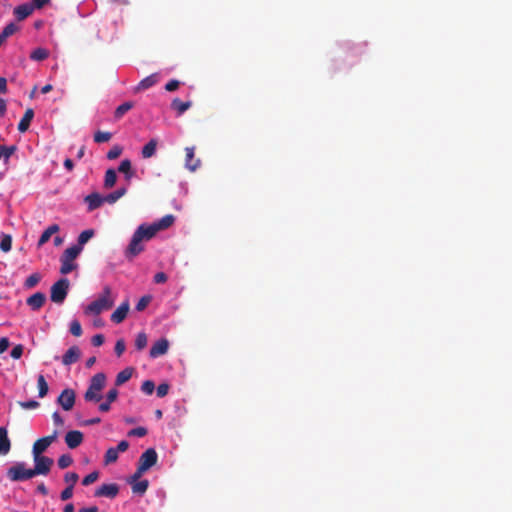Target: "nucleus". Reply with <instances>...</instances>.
I'll list each match as a JSON object with an SVG mask.
<instances>
[{
  "label": "nucleus",
  "instance_id": "obj_1",
  "mask_svg": "<svg viewBox=\"0 0 512 512\" xmlns=\"http://www.w3.org/2000/svg\"><path fill=\"white\" fill-rule=\"evenodd\" d=\"M174 221L175 217L172 214H168L151 225H140L134 232L129 245L126 248L125 256L130 260L133 259L144 250L142 241L152 239L158 231L169 228Z\"/></svg>",
  "mask_w": 512,
  "mask_h": 512
},
{
  "label": "nucleus",
  "instance_id": "obj_2",
  "mask_svg": "<svg viewBox=\"0 0 512 512\" xmlns=\"http://www.w3.org/2000/svg\"><path fill=\"white\" fill-rule=\"evenodd\" d=\"M113 305L114 298L112 297V290L109 286H105L99 297L85 308V314L99 315L101 312L112 308Z\"/></svg>",
  "mask_w": 512,
  "mask_h": 512
},
{
  "label": "nucleus",
  "instance_id": "obj_3",
  "mask_svg": "<svg viewBox=\"0 0 512 512\" xmlns=\"http://www.w3.org/2000/svg\"><path fill=\"white\" fill-rule=\"evenodd\" d=\"M106 384V375L102 372L95 374L89 383L88 389L84 394V399L87 402H99L102 396V390Z\"/></svg>",
  "mask_w": 512,
  "mask_h": 512
},
{
  "label": "nucleus",
  "instance_id": "obj_4",
  "mask_svg": "<svg viewBox=\"0 0 512 512\" xmlns=\"http://www.w3.org/2000/svg\"><path fill=\"white\" fill-rule=\"evenodd\" d=\"M7 477L12 482L26 481L33 478L30 468L24 462H17L7 470Z\"/></svg>",
  "mask_w": 512,
  "mask_h": 512
},
{
  "label": "nucleus",
  "instance_id": "obj_5",
  "mask_svg": "<svg viewBox=\"0 0 512 512\" xmlns=\"http://www.w3.org/2000/svg\"><path fill=\"white\" fill-rule=\"evenodd\" d=\"M70 282L67 278H61L55 282L50 290L51 301L56 304H62L67 297Z\"/></svg>",
  "mask_w": 512,
  "mask_h": 512
},
{
  "label": "nucleus",
  "instance_id": "obj_6",
  "mask_svg": "<svg viewBox=\"0 0 512 512\" xmlns=\"http://www.w3.org/2000/svg\"><path fill=\"white\" fill-rule=\"evenodd\" d=\"M33 460H34V467L33 468H30L31 469V472L33 474V477L37 476V475H47L53 464H54V460L50 457H47V456H44V455H39V456H33Z\"/></svg>",
  "mask_w": 512,
  "mask_h": 512
},
{
  "label": "nucleus",
  "instance_id": "obj_7",
  "mask_svg": "<svg viewBox=\"0 0 512 512\" xmlns=\"http://www.w3.org/2000/svg\"><path fill=\"white\" fill-rule=\"evenodd\" d=\"M158 460L157 452L154 448H149L139 458L138 474H143L153 467Z\"/></svg>",
  "mask_w": 512,
  "mask_h": 512
},
{
  "label": "nucleus",
  "instance_id": "obj_8",
  "mask_svg": "<svg viewBox=\"0 0 512 512\" xmlns=\"http://www.w3.org/2000/svg\"><path fill=\"white\" fill-rule=\"evenodd\" d=\"M58 434V431L54 430L51 435L36 440L32 447L33 456L37 457L42 455V453L45 452L46 449L57 439Z\"/></svg>",
  "mask_w": 512,
  "mask_h": 512
},
{
  "label": "nucleus",
  "instance_id": "obj_9",
  "mask_svg": "<svg viewBox=\"0 0 512 512\" xmlns=\"http://www.w3.org/2000/svg\"><path fill=\"white\" fill-rule=\"evenodd\" d=\"M75 398L76 395L74 390L66 388L58 396L57 402L65 411H69L73 408L75 404Z\"/></svg>",
  "mask_w": 512,
  "mask_h": 512
},
{
  "label": "nucleus",
  "instance_id": "obj_10",
  "mask_svg": "<svg viewBox=\"0 0 512 512\" xmlns=\"http://www.w3.org/2000/svg\"><path fill=\"white\" fill-rule=\"evenodd\" d=\"M119 493V486L116 483L102 484L96 491V497L115 498Z\"/></svg>",
  "mask_w": 512,
  "mask_h": 512
},
{
  "label": "nucleus",
  "instance_id": "obj_11",
  "mask_svg": "<svg viewBox=\"0 0 512 512\" xmlns=\"http://www.w3.org/2000/svg\"><path fill=\"white\" fill-rule=\"evenodd\" d=\"M169 342L166 338H161L156 341L150 348L149 355L151 358H157L167 353Z\"/></svg>",
  "mask_w": 512,
  "mask_h": 512
},
{
  "label": "nucleus",
  "instance_id": "obj_12",
  "mask_svg": "<svg viewBox=\"0 0 512 512\" xmlns=\"http://www.w3.org/2000/svg\"><path fill=\"white\" fill-rule=\"evenodd\" d=\"M83 442V433L78 430H72L66 433L65 443L70 449H75Z\"/></svg>",
  "mask_w": 512,
  "mask_h": 512
},
{
  "label": "nucleus",
  "instance_id": "obj_13",
  "mask_svg": "<svg viewBox=\"0 0 512 512\" xmlns=\"http://www.w3.org/2000/svg\"><path fill=\"white\" fill-rule=\"evenodd\" d=\"M130 308V304L128 300H125L123 303L119 305V307L111 314V321L119 324L125 320L127 317L128 311Z\"/></svg>",
  "mask_w": 512,
  "mask_h": 512
},
{
  "label": "nucleus",
  "instance_id": "obj_14",
  "mask_svg": "<svg viewBox=\"0 0 512 512\" xmlns=\"http://www.w3.org/2000/svg\"><path fill=\"white\" fill-rule=\"evenodd\" d=\"M185 166L190 171H195L200 166V159L195 158V148H185Z\"/></svg>",
  "mask_w": 512,
  "mask_h": 512
},
{
  "label": "nucleus",
  "instance_id": "obj_15",
  "mask_svg": "<svg viewBox=\"0 0 512 512\" xmlns=\"http://www.w3.org/2000/svg\"><path fill=\"white\" fill-rule=\"evenodd\" d=\"M84 202L88 205V211H94L99 208L105 201V197L101 196L99 193L94 192L87 195L84 198Z\"/></svg>",
  "mask_w": 512,
  "mask_h": 512
},
{
  "label": "nucleus",
  "instance_id": "obj_16",
  "mask_svg": "<svg viewBox=\"0 0 512 512\" xmlns=\"http://www.w3.org/2000/svg\"><path fill=\"white\" fill-rule=\"evenodd\" d=\"M81 356V351L77 346L70 347L66 353L62 356V363L65 366H69L76 363Z\"/></svg>",
  "mask_w": 512,
  "mask_h": 512
},
{
  "label": "nucleus",
  "instance_id": "obj_17",
  "mask_svg": "<svg viewBox=\"0 0 512 512\" xmlns=\"http://www.w3.org/2000/svg\"><path fill=\"white\" fill-rule=\"evenodd\" d=\"M46 296L42 292H36L31 295L27 299V305L31 307L32 310H39L45 303Z\"/></svg>",
  "mask_w": 512,
  "mask_h": 512
},
{
  "label": "nucleus",
  "instance_id": "obj_18",
  "mask_svg": "<svg viewBox=\"0 0 512 512\" xmlns=\"http://www.w3.org/2000/svg\"><path fill=\"white\" fill-rule=\"evenodd\" d=\"M11 450V441L6 427H0V454L7 455Z\"/></svg>",
  "mask_w": 512,
  "mask_h": 512
},
{
  "label": "nucleus",
  "instance_id": "obj_19",
  "mask_svg": "<svg viewBox=\"0 0 512 512\" xmlns=\"http://www.w3.org/2000/svg\"><path fill=\"white\" fill-rule=\"evenodd\" d=\"M33 117H34L33 109L32 108L26 109L23 117L21 118L20 122L18 123L17 129L20 133H25L29 129L31 121L33 120Z\"/></svg>",
  "mask_w": 512,
  "mask_h": 512
},
{
  "label": "nucleus",
  "instance_id": "obj_20",
  "mask_svg": "<svg viewBox=\"0 0 512 512\" xmlns=\"http://www.w3.org/2000/svg\"><path fill=\"white\" fill-rule=\"evenodd\" d=\"M34 7L32 4H22L14 9V15L17 20L22 21L32 14Z\"/></svg>",
  "mask_w": 512,
  "mask_h": 512
},
{
  "label": "nucleus",
  "instance_id": "obj_21",
  "mask_svg": "<svg viewBox=\"0 0 512 512\" xmlns=\"http://www.w3.org/2000/svg\"><path fill=\"white\" fill-rule=\"evenodd\" d=\"M158 146V140L153 138L145 144L141 150V155L144 159L151 158L155 155Z\"/></svg>",
  "mask_w": 512,
  "mask_h": 512
},
{
  "label": "nucleus",
  "instance_id": "obj_22",
  "mask_svg": "<svg viewBox=\"0 0 512 512\" xmlns=\"http://www.w3.org/2000/svg\"><path fill=\"white\" fill-rule=\"evenodd\" d=\"M60 230L59 225L53 224L50 225L48 228H46L43 233L41 234L39 240H38V247L43 246L45 243L49 241L51 236L55 233H57Z\"/></svg>",
  "mask_w": 512,
  "mask_h": 512
},
{
  "label": "nucleus",
  "instance_id": "obj_23",
  "mask_svg": "<svg viewBox=\"0 0 512 512\" xmlns=\"http://www.w3.org/2000/svg\"><path fill=\"white\" fill-rule=\"evenodd\" d=\"M191 106H192L191 101L183 102L179 98H175L171 102V108L177 112L178 116H180L184 112H186Z\"/></svg>",
  "mask_w": 512,
  "mask_h": 512
},
{
  "label": "nucleus",
  "instance_id": "obj_24",
  "mask_svg": "<svg viewBox=\"0 0 512 512\" xmlns=\"http://www.w3.org/2000/svg\"><path fill=\"white\" fill-rule=\"evenodd\" d=\"M133 372L134 369L132 367H127L124 370L120 371L116 376L115 385L121 386L127 381H129L130 378L132 377Z\"/></svg>",
  "mask_w": 512,
  "mask_h": 512
},
{
  "label": "nucleus",
  "instance_id": "obj_25",
  "mask_svg": "<svg viewBox=\"0 0 512 512\" xmlns=\"http://www.w3.org/2000/svg\"><path fill=\"white\" fill-rule=\"evenodd\" d=\"M157 81H158L157 74H151L139 82L136 90L137 91L146 90V89L154 86L157 83Z\"/></svg>",
  "mask_w": 512,
  "mask_h": 512
},
{
  "label": "nucleus",
  "instance_id": "obj_26",
  "mask_svg": "<svg viewBox=\"0 0 512 512\" xmlns=\"http://www.w3.org/2000/svg\"><path fill=\"white\" fill-rule=\"evenodd\" d=\"M18 29L19 27L13 22L7 24L0 32V42L3 44L6 39L16 33Z\"/></svg>",
  "mask_w": 512,
  "mask_h": 512
},
{
  "label": "nucleus",
  "instance_id": "obj_27",
  "mask_svg": "<svg viewBox=\"0 0 512 512\" xmlns=\"http://www.w3.org/2000/svg\"><path fill=\"white\" fill-rule=\"evenodd\" d=\"M134 107V103L131 101H127L119 105L115 112H114V118L116 120L121 119L128 111H130Z\"/></svg>",
  "mask_w": 512,
  "mask_h": 512
},
{
  "label": "nucleus",
  "instance_id": "obj_28",
  "mask_svg": "<svg viewBox=\"0 0 512 512\" xmlns=\"http://www.w3.org/2000/svg\"><path fill=\"white\" fill-rule=\"evenodd\" d=\"M82 251V247L80 245H73L69 248H67L64 253L62 254V256H64L65 258H67L68 261H74L78 255L81 253Z\"/></svg>",
  "mask_w": 512,
  "mask_h": 512
},
{
  "label": "nucleus",
  "instance_id": "obj_29",
  "mask_svg": "<svg viewBox=\"0 0 512 512\" xmlns=\"http://www.w3.org/2000/svg\"><path fill=\"white\" fill-rule=\"evenodd\" d=\"M37 387L38 396L40 398H44L48 394L49 386L47 381L45 380V377L42 374L38 375L37 377Z\"/></svg>",
  "mask_w": 512,
  "mask_h": 512
},
{
  "label": "nucleus",
  "instance_id": "obj_30",
  "mask_svg": "<svg viewBox=\"0 0 512 512\" xmlns=\"http://www.w3.org/2000/svg\"><path fill=\"white\" fill-rule=\"evenodd\" d=\"M116 181H117L116 171L114 169H108L105 172L104 187L107 189L112 188L115 185Z\"/></svg>",
  "mask_w": 512,
  "mask_h": 512
},
{
  "label": "nucleus",
  "instance_id": "obj_31",
  "mask_svg": "<svg viewBox=\"0 0 512 512\" xmlns=\"http://www.w3.org/2000/svg\"><path fill=\"white\" fill-rule=\"evenodd\" d=\"M60 262H61L60 272L63 275L69 274L77 267V264H75L74 261H72V262L68 261L67 258H65L64 256H61Z\"/></svg>",
  "mask_w": 512,
  "mask_h": 512
},
{
  "label": "nucleus",
  "instance_id": "obj_32",
  "mask_svg": "<svg viewBox=\"0 0 512 512\" xmlns=\"http://www.w3.org/2000/svg\"><path fill=\"white\" fill-rule=\"evenodd\" d=\"M127 192V189L122 187V188H118L117 190H115L114 192L108 194L107 196H105V201L110 203V204H113L115 203L116 201H118L121 197H123Z\"/></svg>",
  "mask_w": 512,
  "mask_h": 512
},
{
  "label": "nucleus",
  "instance_id": "obj_33",
  "mask_svg": "<svg viewBox=\"0 0 512 512\" xmlns=\"http://www.w3.org/2000/svg\"><path fill=\"white\" fill-rule=\"evenodd\" d=\"M132 165L131 161L129 159H124L121 161L118 171L125 174V177L127 180H130L133 176V173L131 171Z\"/></svg>",
  "mask_w": 512,
  "mask_h": 512
},
{
  "label": "nucleus",
  "instance_id": "obj_34",
  "mask_svg": "<svg viewBox=\"0 0 512 512\" xmlns=\"http://www.w3.org/2000/svg\"><path fill=\"white\" fill-rule=\"evenodd\" d=\"M148 485L147 480L136 481L132 483V491L135 494L143 495L147 491Z\"/></svg>",
  "mask_w": 512,
  "mask_h": 512
},
{
  "label": "nucleus",
  "instance_id": "obj_35",
  "mask_svg": "<svg viewBox=\"0 0 512 512\" xmlns=\"http://www.w3.org/2000/svg\"><path fill=\"white\" fill-rule=\"evenodd\" d=\"M49 56V52L44 48H37L32 51L30 58L34 61H43Z\"/></svg>",
  "mask_w": 512,
  "mask_h": 512
},
{
  "label": "nucleus",
  "instance_id": "obj_36",
  "mask_svg": "<svg viewBox=\"0 0 512 512\" xmlns=\"http://www.w3.org/2000/svg\"><path fill=\"white\" fill-rule=\"evenodd\" d=\"M94 235V230L92 229H87V230H84L80 233V235L78 236V244L77 245H80L81 247H83L84 244H86Z\"/></svg>",
  "mask_w": 512,
  "mask_h": 512
},
{
  "label": "nucleus",
  "instance_id": "obj_37",
  "mask_svg": "<svg viewBox=\"0 0 512 512\" xmlns=\"http://www.w3.org/2000/svg\"><path fill=\"white\" fill-rule=\"evenodd\" d=\"M118 459V453H117V450L114 448V447H110L106 453H105V456H104V462L105 464H111V463H114L116 462Z\"/></svg>",
  "mask_w": 512,
  "mask_h": 512
},
{
  "label": "nucleus",
  "instance_id": "obj_38",
  "mask_svg": "<svg viewBox=\"0 0 512 512\" xmlns=\"http://www.w3.org/2000/svg\"><path fill=\"white\" fill-rule=\"evenodd\" d=\"M12 248V237L8 234H3L0 242V249L3 252H9Z\"/></svg>",
  "mask_w": 512,
  "mask_h": 512
},
{
  "label": "nucleus",
  "instance_id": "obj_39",
  "mask_svg": "<svg viewBox=\"0 0 512 512\" xmlns=\"http://www.w3.org/2000/svg\"><path fill=\"white\" fill-rule=\"evenodd\" d=\"M147 346V335L144 332L138 333L135 339L137 350H143Z\"/></svg>",
  "mask_w": 512,
  "mask_h": 512
},
{
  "label": "nucleus",
  "instance_id": "obj_40",
  "mask_svg": "<svg viewBox=\"0 0 512 512\" xmlns=\"http://www.w3.org/2000/svg\"><path fill=\"white\" fill-rule=\"evenodd\" d=\"M40 279L41 276L38 273H33L25 280L24 286L31 289L39 283Z\"/></svg>",
  "mask_w": 512,
  "mask_h": 512
},
{
  "label": "nucleus",
  "instance_id": "obj_41",
  "mask_svg": "<svg viewBox=\"0 0 512 512\" xmlns=\"http://www.w3.org/2000/svg\"><path fill=\"white\" fill-rule=\"evenodd\" d=\"M73 463V458L69 454H63L58 458L57 464L60 469H65Z\"/></svg>",
  "mask_w": 512,
  "mask_h": 512
},
{
  "label": "nucleus",
  "instance_id": "obj_42",
  "mask_svg": "<svg viewBox=\"0 0 512 512\" xmlns=\"http://www.w3.org/2000/svg\"><path fill=\"white\" fill-rule=\"evenodd\" d=\"M79 476L75 472H67L64 475V481L68 487L74 488V485L77 483Z\"/></svg>",
  "mask_w": 512,
  "mask_h": 512
},
{
  "label": "nucleus",
  "instance_id": "obj_43",
  "mask_svg": "<svg viewBox=\"0 0 512 512\" xmlns=\"http://www.w3.org/2000/svg\"><path fill=\"white\" fill-rule=\"evenodd\" d=\"M112 137V134L110 132H103V131H97L94 134V141L96 143H104L108 142Z\"/></svg>",
  "mask_w": 512,
  "mask_h": 512
},
{
  "label": "nucleus",
  "instance_id": "obj_44",
  "mask_svg": "<svg viewBox=\"0 0 512 512\" xmlns=\"http://www.w3.org/2000/svg\"><path fill=\"white\" fill-rule=\"evenodd\" d=\"M123 152V148L120 145H114L107 153L109 160L117 159Z\"/></svg>",
  "mask_w": 512,
  "mask_h": 512
},
{
  "label": "nucleus",
  "instance_id": "obj_45",
  "mask_svg": "<svg viewBox=\"0 0 512 512\" xmlns=\"http://www.w3.org/2000/svg\"><path fill=\"white\" fill-rule=\"evenodd\" d=\"M70 333L75 337L82 335V327L78 320H73L70 324Z\"/></svg>",
  "mask_w": 512,
  "mask_h": 512
},
{
  "label": "nucleus",
  "instance_id": "obj_46",
  "mask_svg": "<svg viewBox=\"0 0 512 512\" xmlns=\"http://www.w3.org/2000/svg\"><path fill=\"white\" fill-rule=\"evenodd\" d=\"M99 478V472L98 471H93L91 472L90 474L86 475L83 480H82V484L84 486H88L94 482H96Z\"/></svg>",
  "mask_w": 512,
  "mask_h": 512
},
{
  "label": "nucleus",
  "instance_id": "obj_47",
  "mask_svg": "<svg viewBox=\"0 0 512 512\" xmlns=\"http://www.w3.org/2000/svg\"><path fill=\"white\" fill-rule=\"evenodd\" d=\"M141 390L147 395H151L155 390V384L152 380H146L141 385Z\"/></svg>",
  "mask_w": 512,
  "mask_h": 512
},
{
  "label": "nucleus",
  "instance_id": "obj_48",
  "mask_svg": "<svg viewBox=\"0 0 512 512\" xmlns=\"http://www.w3.org/2000/svg\"><path fill=\"white\" fill-rule=\"evenodd\" d=\"M150 301H151V296H149V295H145V296L141 297L139 299L138 303L136 304V307H135L136 310L143 311L148 306Z\"/></svg>",
  "mask_w": 512,
  "mask_h": 512
},
{
  "label": "nucleus",
  "instance_id": "obj_49",
  "mask_svg": "<svg viewBox=\"0 0 512 512\" xmlns=\"http://www.w3.org/2000/svg\"><path fill=\"white\" fill-rule=\"evenodd\" d=\"M148 433L145 427H136L128 432V436L144 437Z\"/></svg>",
  "mask_w": 512,
  "mask_h": 512
},
{
  "label": "nucleus",
  "instance_id": "obj_50",
  "mask_svg": "<svg viewBox=\"0 0 512 512\" xmlns=\"http://www.w3.org/2000/svg\"><path fill=\"white\" fill-rule=\"evenodd\" d=\"M18 404L23 409H35L40 405L36 400L19 401Z\"/></svg>",
  "mask_w": 512,
  "mask_h": 512
},
{
  "label": "nucleus",
  "instance_id": "obj_51",
  "mask_svg": "<svg viewBox=\"0 0 512 512\" xmlns=\"http://www.w3.org/2000/svg\"><path fill=\"white\" fill-rule=\"evenodd\" d=\"M23 350V345L18 344L12 348L10 355L13 359H19L23 354Z\"/></svg>",
  "mask_w": 512,
  "mask_h": 512
},
{
  "label": "nucleus",
  "instance_id": "obj_52",
  "mask_svg": "<svg viewBox=\"0 0 512 512\" xmlns=\"http://www.w3.org/2000/svg\"><path fill=\"white\" fill-rule=\"evenodd\" d=\"M169 392V385L167 383H162L157 387L156 393L159 398L165 397Z\"/></svg>",
  "mask_w": 512,
  "mask_h": 512
},
{
  "label": "nucleus",
  "instance_id": "obj_53",
  "mask_svg": "<svg viewBox=\"0 0 512 512\" xmlns=\"http://www.w3.org/2000/svg\"><path fill=\"white\" fill-rule=\"evenodd\" d=\"M125 341L123 339H119L117 340L116 344H115V353L118 357H120L124 351H125Z\"/></svg>",
  "mask_w": 512,
  "mask_h": 512
},
{
  "label": "nucleus",
  "instance_id": "obj_54",
  "mask_svg": "<svg viewBox=\"0 0 512 512\" xmlns=\"http://www.w3.org/2000/svg\"><path fill=\"white\" fill-rule=\"evenodd\" d=\"M73 496V488L72 487H66L60 494V499L62 501H67Z\"/></svg>",
  "mask_w": 512,
  "mask_h": 512
},
{
  "label": "nucleus",
  "instance_id": "obj_55",
  "mask_svg": "<svg viewBox=\"0 0 512 512\" xmlns=\"http://www.w3.org/2000/svg\"><path fill=\"white\" fill-rule=\"evenodd\" d=\"M118 394V390L116 388H112L107 392L105 398L106 400H108V403H113L114 401H116Z\"/></svg>",
  "mask_w": 512,
  "mask_h": 512
},
{
  "label": "nucleus",
  "instance_id": "obj_56",
  "mask_svg": "<svg viewBox=\"0 0 512 512\" xmlns=\"http://www.w3.org/2000/svg\"><path fill=\"white\" fill-rule=\"evenodd\" d=\"M16 149L17 148L14 145H11V146L4 145L5 163L8 162L9 158L15 153Z\"/></svg>",
  "mask_w": 512,
  "mask_h": 512
},
{
  "label": "nucleus",
  "instance_id": "obj_57",
  "mask_svg": "<svg viewBox=\"0 0 512 512\" xmlns=\"http://www.w3.org/2000/svg\"><path fill=\"white\" fill-rule=\"evenodd\" d=\"M180 82L176 79L170 80L166 85L165 89L169 92H173L179 88Z\"/></svg>",
  "mask_w": 512,
  "mask_h": 512
},
{
  "label": "nucleus",
  "instance_id": "obj_58",
  "mask_svg": "<svg viewBox=\"0 0 512 512\" xmlns=\"http://www.w3.org/2000/svg\"><path fill=\"white\" fill-rule=\"evenodd\" d=\"M104 340L105 338L102 334H96L92 337L91 342L93 346L99 347L104 343Z\"/></svg>",
  "mask_w": 512,
  "mask_h": 512
},
{
  "label": "nucleus",
  "instance_id": "obj_59",
  "mask_svg": "<svg viewBox=\"0 0 512 512\" xmlns=\"http://www.w3.org/2000/svg\"><path fill=\"white\" fill-rule=\"evenodd\" d=\"M167 281V275L164 272H158L154 276V282L157 284L165 283Z\"/></svg>",
  "mask_w": 512,
  "mask_h": 512
},
{
  "label": "nucleus",
  "instance_id": "obj_60",
  "mask_svg": "<svg viewBox=\"0 0 512 512\" xmlns=\"http://www.w3.org/2000/svg\"><path fill=\"white\" fill-rule=\"evenodd\" d=\"M10 345L9 339L6 337H2L0 339V354L4 353Z\"/></svg>",
  "mask_w": 512,
  "mask_h": 512
},
{
  "label": "nucleus",
  "instance_id": "obj_61",
  "mask_svg": "<svg viewBox=\"0 0 512 512\" xmlns=\"http://www.w3.org/2000/svg\"><path fill=\"white\" fill-rule=\"evenodd\" d=\"M119 452H125L129 448V443L126 440H122L118 443L117 447H114Z\"/></svg>",
  "mask_w": 512,
  "mask_h": 512
},
{
  "label": "nucleus",
  "instance_id": "obj_62",
  "mask_svg": "<svg viewBox=\"0 0 512 512\" xmlns=\"http://www.w3.org/2000/svg\"><path fill=\"white\" fill-rule=\"evenodd\" d=\"M50 2V0H32V5L34 9H41L45 5H47Z\"/></svg>",
  "mask_w": 512,
  "mask_h": 512
},
{
  "label": "nucleus",
  "instance_id": "obj_63",
  "mask_svg": "<svg viewBox=\"0 0 512 512\" xmlns=\"http://www.w3.org/2000/svg\"><path fill=\"white\" fill-rule=\"evenodd\" d=\"M110 408H111V403H108V400H105L104 402H102L99 405V411L103 412V413L108 412L110 410Z\"/></svg>",
  "mask_w": 512,
  "mask_h": 512
},
{
  "label": "nucleus",
  "instance_id": "obj_64",
  "mask_svg": "<svg viewBox=\"0 0 512 512\" xmlns=\"http://www.w3.org/2000/svg\"><path fill=\"white\" fill-rule=\"evenodd\" d=\"M52 418H53L55 425H59V426L63 425L64 421L58 412H54L52 415Z\"/></svg>",
  "mask_w": 512,
  "mask_h": 512
}]
</instances>
